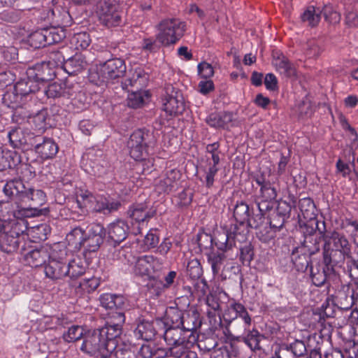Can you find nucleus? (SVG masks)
<instances>
[{"instance_id": "nucleus-1", "label": "nucleus", "mask_w": 358, "mask_h": 358, "mask_svg": "<svg viewBox=\"0 0 358 358\" xmlns=\"http://www.w3.org/2000/svg\"><path fill=\"white\" fill-rule=\"evenodd\" d=\"M323 256L327 263L339 264L345 258H351V245L343 234L336 231L327 232L324 238Z\"/></svg>"}, {"instance_id": "nucleus-2", "label": "nucleus", "mask_w": 358, "mask_h": 358, "mask_svg": "<svg viewBox=\"0 0 358 358\" xmlns=\"http://www.w3.org/2000/svg\"><path fill=\"white\" fill-rule=\"evenodd\" d=\"M148 76L141 69L135 70L132 76L126 79L124 83H122L123 89L127 88L131 86L135 88V90H131L129 94L127 101L128 106L137 108L141 107L145 101V99L149 98V93L147 91H142L141 89L145 86ZM130 92V90H128Z\"/></svg>"}, {"instance_id": "nucleus-3", "label": "nucleus", "mask_w": 358, "mask_h": 358, "mask_svg": "<svg viewBox=\"0 0 358 358\" xmlns=\"http://www.w3.org/2000/svg\"><path fill=\"white\" fill-rule=\"evenodd\" d=\"M158 33L157 41L164 46H169L176 43L184 35L185 22L177 18H165L155 27Z\"/></svg>"}, {"instance_id": "nucleus-4", "label": "nucleus", "mask_w": 358, "mask_h": 358, "mask_svg": "<svg viewBox=\"0 0 358 358\" xmlns=\"http://www.w3.org/2000/svg\"><path fill=\"white\" fill-rule=\"evenodd\" d=\"M153 133L147 129H137L130 136L127 141L129 155L135 160L142 159L148 153V149L155 143Z\"/></svg>"}, {"instance_id": "nucleus-5", "label": "nucleus", "mask_w": 358, "mask_h": 358, "mask_svg": "<svg viewBox=\"0 0 358 358\" xmlns=\"http://www.w3.org/2000/svg\"><path fill=\"white\" fill-rule=\"evenodd\" d=\"M246 240V234L239 231L238 224L231 225L229 229L223 228L213 235V244L219 250L227 252L236 247V243Z\"/></svg>"}, {"instance_id": "nucleus-6", "label": "nucleus", "mask_w": 358, "mask_h": 358, "mask_svg": "<svg viewBox=\"0 0 358 358\" xmlns=\"http://www.w3.org/2000/svg\"><path fill=\"white\" fill-rule=\"evenodd\" d=\"M3 192L15 201L18 208L30 211L29 203H31V188H26L21 180L15 179L7 182Z\"/></svg>"}, {"instance_id": "nucleus-7", "label": "nucleus", "mask_w": 358, "mask_h": 358, "mask_svg": "<svg viewBox=\"0 0 358 358\" xmlns=\"http://www.w3.org/2000/svg\"><path fill=\"white\" fill-rule=\"evenodd\" d=\"M97 13L101 23L106 27H117L122 23V12L115 0L100 1Z\"/></svg>"}, {"instance_id": "nucleus-8", "label": "nucleus", "mask_w": 358, "mask_h": 358, "mask_svg": "<svg viewBox=\"0 0 358 358\" xmlns=\"http://www.w3.org/2000/svg\"><path fill=\"white\" fill-rule=\"evenodd\" d=\"M27 229L24 220L17 221L11 226L10 231L3 233L0 236V248L6 253L15 252L20 243V235H23Z\"/></svg>"}, {"instance_id": "nucleus-9", "label": "nucleus", "mask_w": 358, "mask_h": 358, "mask_svg": "<svg viewBox=\"0 0 358 358\" xmlns=\"http://www.w3.org/2000/svg\"><path fill=\"white\" fill-rule=\"evenodd\" d=\"M106 341L99 329H94L85 334L80 350L90 356H95L106 351Z\"/></svg>"}, {"instance_id": "nucleus-10", "label": "nucleus", "mask_w": 358, "mask_h": 358, "mask_svg": "<svg viewBox=\"0 0 358 358\" xmlns=\"http://www.w3.org/2000/svg\"><path fill=\"white\" fill-rule=\"evenodd\" d=\"M254 180L261 187L258 200L273 201L276 199L278 185L275 176L262 173L254 176Z\"/></svg>"}, {"instance_id": "nucleus-11", "label": "nucleus", "mask_w": 358, "mask_h": 358, "mask_svg": "<svg viewBox=\"0 0 358 358\" xmlns=\"http://www.w3.org/2000/svg\"><path fill=\"white\" fill-rule=\"evenodd\" d=\"M106 231L99 223H92L88 227L87 235L85 236L84 251L96 252L103 243Z\"/></svg>"}, {"instance_id": "nucleus-12", "label": "nucleus", "mask_w": 358, "mask_h": 358, "mask_svg": "<svg viewBox=\"0 0 358 358\" xmlns=\"http://www.w3.org/2000/svg\"><path fill=\"white\" fill-rule=\"evenodd\" d=\"M166 98L163 103V108L170 115L181 114L185 110V103L182 94L172 85L165 87Z\"/></svg>"}, {"instance_id": "nucleus-13", "label": "nucleus", "mask_w": 358, "mask_h": 358, "mask_svg": "<svg viewBox=\"0 0 358 358\" xmlns=\"http://www.w3.org/2000/svg\"><path fill=\"white\" fill-rule=\"evenodd\" d=\"M126 69L124 60L113 58L100 64L99 72L103 79L113 80L123 77Z\"/></svg>"}, {"instance_id": "nucleus-14", "label": "nucleus", "mask_w": 358, "mask_h": 358, "mask_svg": "<svg viewBox=\"0 0 358 358\" xmlns=\"http://www.w3.org/2000/svg\"><path fill=\"white\" fill-rule=\"evenodd\" d=\"M61 15V20H57L60 24L57 27H51L45 29V37H47L48 45L59 43L66 36L65 27L71 22V16L69 13L64 10L59 15L55 16L57 18Z\"/></svg>"}, {"instance_id": "nucleus-15", "label": "nucleus", "mask_w": 358, "mask_h": 358, "mask_svg": "<svg viewBox=\"0 0 358 358\" xmlns=\"http://www.w3.org/2000/svg\"><path fill=\"white\" fill-rule=\"evenodd\" d=\"M334 262L327 263L323 256V264H317L310 267V278L313 283L317 287L322 286L327 280L331 278L335 273Z\"/></svg>"}, {"instance_id": "nucleus-16", "label": "nucleus", "mask_w": 358, "mask_h": 358, "mask_svg": "<svg viewBox=\"0 0 358 358\" xmlns=\"http://www.w3.org/2000/svg\"><path fill=\"white\" fill-rule=\"evenodd\" d=\"M297 218L303 238L307 236L315 237L320 236V237H322V240H324L327 232L324 221H319L317 218L303 220L300 215H297Z\"/></svg>"}, {"instance_id": "nucleus-17", "label": "nucleus", "mask_w": 358, "mask_h": 358, "mask_svg": "<svg viewBox=\"0 0 358 358\" xmlns=\"http://www.w3.org/2000/svg\"><path fill=\"white\" fill-rule=\"evenodd\" d=\"M291 215L292 206L285 201H279L276 208L269 215L270 228L274 230L281 229Z\"/></svg>"}, {"instance_id": "nucleus-18", "label": "nucleus", "mask_w": 358, "mask_h": 358, "mask_svg": "<svg viewBox=\"0 0 358 358\" xmlns=\"http://www.w3.org/2000/svg\"><path fill=\"white\" fill-rule=\"evenodd\" d=\"M162 262L151 255H145L137 259L134 272L136 275L152 277L155 271L162 268Z\"/></svg>"}, {"instance_id": "nucleus-19", "label": "nucleus", "mask_w": 358, "mask_h": 358, "mask_svg": "<svg viewBox=\"0 0 358 358\" xmlns=\"http://www.w3.org/2000/svg\"><path fill=\"white\" fill-rule=\"evenodd\" d=\"M50 248L42 246L39 248L31 249L25 252V248H22V254L24 260L31 267H38L43 265L47 260L50 259L51 255Z\"/></svg>"}, {"instance_id": "nucleus-20", "label": "nucleus", "mask_w": 358, "mask_h": 358, "mask_svg": "<svg viewBox=\"0 0 358 358\" xmlns=\"http://www.w3.org/2000/svg\"><path fill=\"white\" fill-rule=\"evenodd\" d=\"M48 264L45 266V275L52 280H59L66 276L68 271L66 270V262H64L62 257L57 259L54 253L48 259Z\"/></svg>"}, {"instance_id": "nucleus-21", "label": "nucleus", "mask_w": 358, "mask_h": 358, "mask_svg": "<svg viewBox=\"0 0 358 358\" xmlns=\"http://www.w3.org/2000/svg\"><path fill=\"white\" fill-rule=\"evenodd\" d=\"M164 338L168 345L196 341V336L192 333L187 335L181 327H170L166 330Z\"/></svg>"}, {"instance_id": "nucleus-22", "label": "nucleus", "mask_w": 358, "mask_h": 358, "mask_svg": "<svg viewBox=\"0 0 358 358\" xmlns=\"http://www.w3.org/2000/svg\"><path fill=\"white\" fill-rule=\"evenodd\" d=\"M99 329L106 341V351L114 352L117 345L116 338L122 334V327H117L116 324L107 322L106 327Z\"/></svg>"}, {"instance_id": "nucleus-23", "label": "nucleus", "mask_w": 358, "mask_h": 358, "mask_svg": "<svg viewBox=\"0 0 358 358\" xmlns=\"http://www.w3.org/2000/svg\"><path fill=\"white\" fill-rule=\"evenodd\" d=\"M71 51V47L62 46L59 49H52L48 50L46 54L45 62L55 69L64 66L66 57L69 56V52Z\"/></svg>"}, {"instance_id": "nucleus-24", "label": "nucleus", "mask_w": 358, "mask_h": 358, "mask_svg": "<svg viewBox=\"0 0 358 358\" xmlns=\"http://www.w3.org/2000/svg\"><path fill=\"white\" fill-rule=\"evenodd\" d=\"M121 203L118 201L110 199L106 197L97 196L93 199V205L91 206V210L93 212L108 215L112 212L116 211Z\"/></svg>"}, {"instance_id": "nucleus-25", "label": "nucleus", "mask_w": 358, "mask_h": 358, "mask_svg": "<svg viewBox=\"0 0 358 358\" xmlns=\"http://www.w3.org/2000/svg\"><path fill=\"white\" fill-rule=\"evenodd\" d=\"M74 50L71 48L69 52V56L66 57L64 66L62 68L68 74L75 75L84 69L86 62L80 54L76 53L73 55Z\"/></svg>"}, {"instance_id": "nucleus-26", "label": "nucleus", "mask_w": 358, "mask_h": 358, "mask_svg": "<svg viewBox=\"0 0 358 358\" xmlns=\"http://www.w3.org/2000/svg\"><path fill=\"white\" fill-rule=\"evenodd\" d=\"M156 213L155 210L148 209L146 203H136L131 206L127 214L137 222H143L152 217Z\"/></svg>"}, {"instance_id": "nucleus-27", "label": "nucleus", "mask_w": 358, "mask_h": 358, "mask_svg": "<svg viewBox=\"0 0 358 358\" xmlns=\"http://www.w3.org/2000/svg\"><path fill=\"white\" fill-rule=\"evenodd\" d=\"M15 93L19 94L20 98L34 94L41 89L39 83L34 78H27L17 82L14 86Z\"/></svg>"}, {"instance_id": "nucleus-28", "label": "nucleus", "mask_w": 358, "mask_h": 358, "mask_svg": "<svg viewBox=\"0 0 358 358\" xmlns=\"http://www.w3.org/2000/svg\"><path fill=\"white\" fill-rule=\"evenodd\" d=\"M20 162L21 156L17 151L0 148V171L15 168Z\"/></svg>"}, {"instance_id": "nucleus-29", "label": "nucleus", "mask_w": 358, "mask_h": 358, "mask_svg": "<svg viewBox=\"0 0 358 358\" xmlns=\"http://www.w3.org/2000/svg\"><path fill=\"white\" fill-rule=\"evenodd\" d=\"M31 203H29V210L33 211L31 215H43L47 211L46 208H40L45 202V194L41 189L31 188Z\"/></svg>"}, {"instance_id": "nucleus-30", "label": "nucleus", "mask_w": 358, "mask_h": 358, "mask_svg": "<svg viewBox=\"0 0 358 358\" xmlns=\"http://www.w3.org/2000/svg\"><path fill=\"white\" fill-rule=\"evenodd\" d=\"M273 64L278 71L287 77H292L296 74V70L292 64L281 53H273Z\"/></svg>"}, {"instance_id": "nucleus-31", "label": "nucleus", "mask_w": 358, "mask_h": 358, "mask_svg": "<svg viewBox=\"0 0 358 358\" xmlns=\"http://www.w3.org/2000/svg\"><path fill=\"white\" fill-rule=\"evenodd\" d=\"M129 227L124 221L113 223L108 228V236L115 243H120L126 239Z\"/></svg>"}, {"instance_id": "nucleus-32", "label": "nucleus", "mask_w": 358, "mask_h": 358, "mask_svg": "<svg viewBox=\"0 0 358 358\" xmlns=\"http://www.w3.org/2000/svg\"><path fill=\"white\" fill-rule=\"evenodd\" d=\"M201 325V320L200 319V315L196 309H194L189 310L186 315L183 317L181 328L187 335H189L191 333L194 334V331L196 330Z\"/></svg>"}, {"instance_id": "nucleus-33", "label": "nucleus", "mask_w": 358, "mask_h": 358, "mask_svg": "<svg viewBox=\"0 0 358 358\" xmlns=\"http://www.w3.org/2000/svg\"><path fill=\"white\" fill-rule=\"evenodd\" d=\"M179 176V171L176 169L168 171L164 178L157 182L158 189L162 192L169 193L177 185Z\"/></svg>"}, {"instance_id": "nucleus-34", "label": "nucleus", "mask_w": 358, "mask_h": 358, "mask_svg": "<svg viewBox=\"0 0 358 358\" xmlns=\"http://www.w3.org/2000/svg\"><path fill=\"white\" fill-rule=\"evenodd\" d=\"M312 255L298 247L296 248L291 255L292 261L294 267L298 271L305 272L310 263V257Z\"/></svg>"}, {"instance_id": "nucleus-35", "label": "nucleus", "mask_w": 358, "mask_h": 358, "mask_svg": "<svg viewBox=\"0 0 358 358\" xmlns=\"http://www.w3.org/2000/svg\"><path fill=\"white\" fill-rule=\"evenodd\" d=\"M35 152L43 159H50L57 153L58 146L52 139L43 136Z\"/></svg>"}, {"instance_id": "nucleus-36", "label": "nucleus", "mask_w": 358, "mask_h": 358, "mask_svg": "<svg viewBox=\"0 0 358 358\" xmlns=\"http://www.w3.org/2000/svg\"><path fill=\"white\" fill-rule=\"evenodd\" d=\"M100 303L102 307L112 310L123 308L127 301L123 296L106 293L101 296Z\"/></svg>"}, {"instance_id": "nucleus-37", "label": "nucleus", "mask_w": 358, "mask_h": 358, "mask_svg": "<svg viewBox=\"0 0 358 358\" xmlns=\"http://www.w3.org/2000/svg\"><path fill=\"white\" fill-rule=\"evenodd\" d=\"M136 337L145 341L152 340L156 335V329L152 322L142 320L139 322L134 330Z\"/></svg>"}, {"instance_id": "nucleus-38", "label": "nucleus", "mask_w": 358, "mask_h": 358, "mask_svg": "<svg viewBox=\"0 0 358 358\" xmlns=\"http://www.w3.org/2000/svg\"><path fill=\"white\" fill-rule=\"evenodd\" d=\"M299 208L300 213L298 215H300L303 220L317 218L316 207L313 199L310 198L305 197L301 199L299 201Z\"/></svg>"}, {"instance_id": "nucleus-39", "label": "nucleus", "mask_w": 358, "mask_h": 358, "mask_svg": "<svg viewBox=\"0 0 358 358\" xmlns=\"http://www.w3.org/2000/svg\"><path fill=\"white\" fill-rule=\"evenodd\" d=\"M48 117V110L42 109L33 116L29 117V122L35 130L43 132L48 124L47 122Z\"/></svg>"}, {"instance_id": "nucleus-40", "label": "nucleus", "mask_w": 358, "mask_h": 358, "mask_svg": "<svg viewBox=\"0 0 358 358\" xmlns=\"http://www.w3.org/2000/svg\"><path fill=\"white\" fill-rule=\"evenodd\" d=\"M322 237L319 236H307L303 238L301 244L298 248L301 249L302 252L313 255L318 252L320 250L321 241Z\"/></svg>"}, {"instance_id": "nucleus-41", "label": "nucleus", "mask_w": 358, "mask_h": 358, "mask_svg": "<svg viewBox=\"0 0 358 358\" xmlns=\"http://www.w3.org/2000/svg\"><path fill=\"white\" fill-rule=\"evenodd\" d=\"M66 241L75 250L84 249V231L80 227H76L66 235Z\"/></svg>"}, {"instance_id": "nucleus-42", "label": "nucleus", "mask_w": 358, "mask_h": 358, "mask_svg": "<svg viewBox=\"0 0 358 358\" xmlns=\"http://www.w3.org/2000/svg\"><path fill=\"white\" fill-rule=\"evenodd\" d=\"M57 69L50 66L49 64L43 61L38 67V72L36 73L34 79L38 82H46L56 77Z\"/></svg>"}, {"instance_id": "nucleus-43", "label": "nucleus", "mask_w": 358, "mask_h": 358, "mask_svg": "<svg viewBox=\"0 0 358 358\" xmlns=\"http://www.w3.org/2000/svg\"><path fill=\"white\" fill-rule=\"evenodd\" d=\"M86 269L85 262L80 258H74L66 263V270L68 271L69 276L71 279H76L85 273Z\"/></svg>"}, {"instance_id": "nucleus-44", "label": "nucleus", "mask_w": 358, "mask_h": 358, "mask_svg": "<svg viewBox=\"0 0 358 358\" xmlns=\"http://www.w3.org/2000/svg\"><path fill=\"white\" fill-rule=\"evenodd\" d=\"M321 11L319 9L316 10L314 6H308L301 15V19L303 22L311 27H316L321 19Z\"/></svg>"}, {"instance_id": "nucleus-45", "label": "nucleus", "mask_w": 358, "mask_h": 358, "mask_svg": "<svg viewBox=\"0 0 358 358\" xmlns=\"http://www.w3.org/2000/svg\"><path fill=\"white\" fill-rule=\"evenodd\" d=\"M184 314L178 307H169L166 310V322L171 327H181Z\"/></svg>"}, {"instance_id": "nucleus-46", "label": "nucleus", "mask_w": 358, "mask_h": 358, "mask_svg": "<svg viewBox=\"0 0 358 358\" xmlns=\"http://www.w3.org/2000/svg\"><path fill=\"white\" fill-rule=\"evenodd\" d=\"M234 217L236 222L239 223V225H238L239 228L243 227L250 217L249 206L243 201L237 203L234 209Z\"/></svg>"}, {"instance_id": "nucleus-47", "label": "nucleus", "mask_w": 358, "mask_h": 358, "mask_svg": "<svg viewBox=\"0 0 358 358\" xmlns=\"http://www.w3.org/2000/svg\"><path fill=\"white\" fill-rule=\"evenodd\" d=\"M43 141V136L39 134H35L30 131H26L22 146L20 147L23 150H34L36 151L40 141Z\"/></svg>"}, {"instance_id": "nucleus-48", "label": "nucleus", "mask_w": 358, "mask_h": 358, "mask_svg": "<svg viewBox=\"0 0 358 358\" xmlns=\"http://www.w3.org/2000/svg\"><path fill=\"white\" fill-rule=\"evenodd\" d=\"M354 289L348 287L346 290H340L336 296L341 308L348 309L354 304Z\"/></svg>"}, {"instance_id": "nucleus-49", "label": "nucleus", "mask_w": 358, "mask_h": 358, "mask_svg": "<svg viewBox=\"0 0 358 358\" xmlns=\"http://www.w3.org/2000/svg\"><path fill=\"white\" fill-rule=\"evenodd\" d=\"M231 120L229 114L212 113L206 119V122L213 127H224Z\"/></svg>"}, {"instance_id": "nucleus-50", "label": "nucleus", "mask_w": 358, "mask_h": 358, "mask_svg": "<svg viewBox=\"0 0 358 358\" xmlns=\"http://www.w3.org/2000/svg\"><path fill=\"white\" fill-rule=\"evenodd\" d=\"M65 86L66 85L64 83L54 82L49 84L44 92L48 98H59L64 95Z\"/></svg>"}, {"instance_id": "nucleus-51", "label": "nucleus", "mask_w": 358, "mask_h": 358, "mask_svg": "<svg viewBox=\"0 0 358 358\" xmlns=\"http://www.w3.org/2000/svg\"><path fill=\"white\" fill-rule=\"evenodd\" d=\"M129 308V304L126 305L123 308H115L108 313V321L110 323L116 324L117 327H122L125 321L124 311Z\"/></svg>"}, {"instance_id": "nucleus-52", "label": "nucleus", "mask_w": 358, "mask_h": 358, "mask_svg": "<svg viewBox=\"0 0 358 358\" xmlns=\"http://www.w3.org/2000/svg\"><path fill=\"white\" fill-rule=\"evenodd\" d=\"M226 257L223 253L211 252L208 255V262L210 264L214 275L219 273Z\"/></svg>"}, {"instance_id": "nucleus-53", "label": "nucleus", "mask_w": 358, "mask_h": 358, "mask_svg": "<svg viewBox=\"0 0 358 358\" xmlns=\"http://www.w3.org/2000/svg\"><path fill=\"white\" fill-rule=\"evenodd\" d=\"M90 35L86 32L75 34L71 39V43L75 46V49H85L90 44Z\"/></svg>"}, {"instance_id": "nucleus-54", "label": "nucleus", "mask_w": 358, "mask_h": 358, "mask_svg": "<svg viewBox=\"0 0 358 358\" xmlns=\"http://www.w3.org/2000/svg\"><path fill=\"white\" fill-rule=\"evenodd\" d=\"M264 339V336L261 335L257 331H250L243 338L244 342L250 347L252 350L261 349L260 342Z\"/></svg>"}, {"instance_id": "nucleus-55", "label": "nucleus", "mask_w": 358, "mask_h": 358, "mask_svg": "<svg viewBox=\"0 0 358 358\" xmlns=\"http://www.w3.org/2000/svg\"><path fill=\"white\" fill-rule=\"evenodd\" d=\"M100 285V280L98 278L92 277L85 278L79 282L76 290H81L84 292L91 293L94 292Z\"/></svg>"}, {"instance_id": "nucleus-56", "label": "nucleus", "mask_w": 358, "mask_h": 358, "mask_svg": "<svg viewBox=\"0 0 358 358\" xmlns=\"http://www.w3.org/2000/svg\"><path fill=\"white\" fill-rule=\"evenodd\" d=\"M45 29L37 30L29 35V41L31 46L39 48L48 45L47 37L45 34Z\"/></svg>"}, {"instance_id": "nucleus-57", "label": "nucleus", "mask_w": 358, "mask_h": 358, "mask_svg": "<svg viewBox=\"0 0 358 358\" xmlns=\"http://www.w3.org/2000/svg\"><path fill=\"white\" fill-rule=\"evenodd\" d=\"M84 330L80 326H72L70 327L66 333L63 334V338L66 342L71 343L75 342L83 338Z\"/></svg>"}, {"instance_id": "nucleus-58", "label": "nucleus", "mask_w": 358, "mask_h": 358, "mask_svg": "<svg viewBox=\"0 0 358 358\" xmlns=\"http://www.w3.org/2000/svg\"><path fill=\"white\" fill-rule=\"evenodd\" d=\"M187 272L192 279H199L201 277L203 269L197 259H193L188 262Z\"/></svg>"}, {"instance_id": "nucleus-59", "label": "nucleus", "mask_w": 358, "mask_h": 358, "mask_svg": "<svg viewBox=\"0 0 358 358\" xmlns=\"http://www.w3.org/2000/svg\"><path fill=\"white\" fill-rule=\"evenodd\" d=\"M20 128L15 127L12 129L8 134L10 143L13 148H20L22 146L24 134Z\"/></svg>"}, {"instance_id": "nucleus-60", "label": "nucleus", "mask_w": 358, "mask_h": 358, "mask_svg": "<svg viewBox=\"0 0 358 358\" xmlns=\"http://www.w3.org/2000/svg\"><path fill=\"white\" fill-rule=\"evenodd\" d=\"M323 49L315 40L308 41L305 47V53L308 58L317 57Z\"/></svg>"}, {"instance_id": "nucleus-61", "label": "nucleus", "mask_w": 358, "mask_h": 358, "mask_svg": "<svg viewBox=\"0 0 358 358\" xmlns=\"http://www.w3.org/2000/svg\"><path fill=\"white\" fill-rule=\"evenodd\" d=\"M194 342H183L176 345H170L171 347L168 349L169 353L171 356L175 358H180L184 355L189 348V344L193 343Z\"/></svg>"}, {"instance_id": "nucleus-62", "label": "nucleus", "mask_w": 358, "mask_h": 358, "mask_svg": "<svg viewBox=\"0 0 358 358\" xmlns=\"http://www.w3.org/2000/svg\"><path fill=\"white\" fill-rule=\"evenodd\" d=\"M113 352L116 358H141L137 357L134 348L128 345L117 346Z\"/></svg>"}, {"instance_id": "nucleus-63", "label": "nucleus", "mask_w": 358, "mask_h": 358, "mask_svg": "<svg viewBox=\"0 0 358 358\" xmlns=\"http://www.w3.org/2000/svg\"><path fill=\"white\" fill-rule=\"evenodd\" d=\"M233 309L235 311L236 318H241L246 326H249L251 323V318L243 305L239 303H233Z\"/></svg>"}, {"instance_id": "nucleus-64", "label": "nucleus", "mask_w": 358, "mask_h": 358, "mask_svg": "<svg viewBox=\"0 0 358 358\" xmlns=\"http://www.w3.org/2000/svg\"><path fill=\"white\" fill-rule=\"evenodd\" d=\"M159 242V238L157 234V230L150 229L143 240L144 248L145 250H150L155 248Z\"/></svg>"}]
</instances>
